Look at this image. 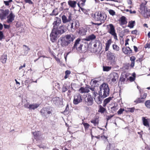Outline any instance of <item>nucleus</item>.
I'll list each match as a JSON object with an SVG mask.
<instances>
[{"label": "nucleus", "mask_w": 150, "mask_h": 150, "mask_svg": "<svg viewBox=\"0 0 150 150\" xmlns=\"http://www.w3.org/2000/svg\"><path fill=\"white\" fill-rule=\"evenodd\" d=\"M61 22L60 18H56L53 23V28L50 35V40L52 42H54L57 37L65 31L64 25L59 26Z\"/></svg>", "instance_id": "1"}, {"label": "nucleus", "mask_w": 150, "mask_h": 150, "mask_svg": "<svg viewBox=\"0 0 150 150\" xmlns=\"http://www.w3.org/2000/svg\"><path fill=\"white\" fill-rule=\"evenodd\" d=\"M99 93L103 98H105L109 96L110 89L108 85L106 83H103L99 86Z\"/></svg>", "instance_id": "2"}, {"label": "nucleus", "mask_w": 150, "mask_h": 150, "mask_svg": "<svg viewBox=\"0 0 150 150\" xmlns=\"http://www.w3.org/2000/svg\"><path fill=\"white\" fill-rule=\"evenodd\" d=\"M106 18V15L101 12H96L94 14V18L96 21H100L101 23L98 24V25L104 22Z\"/></svg>", "instance_id": "3"}, {"label": "nucleus", "mask_w": 150, "mask_h": 150, "mask_svg": "<svg viewBox=\"0 0 150 150\" xmlns=\"http://www.w3.org/2000/svg\"><path fill=\"white\" fill-rule=\"evenodd\" d=\"M40 112L42 116L46 118L52 115L51 110L49 108L46 107L42 108Z\"/></svg>", "instance_id": "4"}, {"label": "nucleus", "mask_w": 150, "mask_h": 150, "mask_svg": "<svg viewBox=\"0 0 150 150\" xmlns=\"http://www.w3.org/2000/svg\"><path fill=\"white\" fill-rule=\"evenodd\" d=\"M93 49L95 52H99L101 50L102 44L99 40H96L94 42Z\"/></svg>", "instance_id": "5"}, {"label": "nucleus", "mask_w": 150, "mask_h": 150, "mask_svg": "<svg viewBox=\"0 0 150 150\" xmlns=\"http://www.w3.org/2000/svg\"><path fill=\"white\" fill-rule=\"evenodd\" d=\"M80 41L81 39L79 38H78L75 40L74 45L72 47L73 50L76 49L78 51L80 52H83L82 50L83 45L80 43Z\"/></svg>", "instance_id": "6"}, {"label": "nucleus", "mask_w": 150, "mask_h": 150, "mask_svg": "<svg viewBox=\"0 0 150 150\" xmlns=\"http://www.w3.org/2000/svg\"><path fill=\"white\" fill-rule=\"evenodd\" d=\"M107 28L108 29V32L113 36L115 39L117 40V34L115 32V28L113 24H110L107 25Z\"/></svg>", "instance_id": "7"}, {"label": "nucleus", "mask_w": 150, "mask_h": 150, "mask_svg": "<svg viewBox=\"0 0 150 150\" xmlns=\"http://www.w3.org/2000/svg\"><path fill=\"white\" fill-rule=\"evenodd\" d=\"M109 77L111 81V82L110 83L112 84L116 83L117 82L118 78V75L116 72H113L110 74Z\"/></svg>", "instance_id": "8"}, {"label": "nucleus", "mask_w": 150, "mask_h": 150, "mask_svg": "<svg viewBox=\"0 0 150 150\" xmlns=\"http://www.w3.org/2000/svg\"><path fill=\"white\" fill-rule=\"evenodd\" d=\"M93 94L94 95V98L96 103L98 104L102 103L103 99L104 98L102 96L96 92H93Z\"/></svg>", "instance_id": "9"}, {"label": "nucleus", "mask_w": 150, "mask_h": 150, "mask_svg": "<svg viewBox=\"0 0 150 150\" xmlns=\"http://www.w3.org/2000/svg\"><path fill=\"white\" fill-rule=\"evenodd\" d=\"M59 41L61 42V45L62 47H67L69 44H70L65 35L61 37L59 39Z\"/></svg>", "instance_id": "10"}, {"label": "nucleus", "mask_w": 150, "mask_h": 150, "mask_svg": "<svg viewBox=\"0 0 150 150\" xmlns=\"http://www.w3.org/2000/svg\"><path fill=\"white\" fill-rule=\"evenodd\" d=\"M82 101V95L79 93L75 94L74 96L73 103L75 105H77L81 102Z\"/></svg>", "instance_id": "11"}, {"label": "nucleus", "mask_w": 150, "mask_h": 150, "mask_svg": "<svg viewBox=\"0 0 150 150\" xmlns=\"http://www.w3.org/2000/svg\"><path fill=\"white\" fill-rule=\"evenodd\" d=\"M84 101L86 104L88 106L92 105L93 103V98L91 95L87 94L85 98Z\"/></svg>", "instance_id": "12"}, {"label": "nucleus", "mask_w": 150, "mask_h": 150, "mask_svg": "<svg viewBox=\"0 0 150 150\" xmlns=\"http://www.w3.org/2000/svg\"><path fill=\"white\" fill-rule=\"evenodd\" d=\"M9 10L8 9L5 10H0V18L3 20L6 19V17L9 13Z\"/></svg>", "instance_id": "13"}, {"label": "nucleus", "mask_w": 150, "mask_h": 150, "mask_svg": "<svg viewBox=\"0 0 150 150\" xmlns=\"http://www.w3.org/2000/svg\"><path fill=\"white\" fill-rule=\"evenodd\" d=\"M79 26V23L78 21H76L74 23L72 22L71 24V29L72 32L74 31Z\"/></svg>", "instance_id": "14"}, {"label": "nucleus", "mask_w": 150, "mask_h": 150, "mask_svg": "<svg viewBox=\"0 0 150 150\" xmlns=\"http://www.w3.org/2000/svg\"><path fill=\"white\" fill-rule=\"evenodd\" d=\"M15 17V16L11 12L7 17V22L8 23H11L14 20Z\"/></svg>", "instance_id": "15"}, {"label": "nucleus", "mask_w": 150, "mask_h": 150, "mask_svg": "<svg viewBox=\"0 0 150 150\" xmlns=\"http://www.w3.org/2000/svg\"><path fill=\"white\" fill-rule=\"evenodd\" d=\"M122 51L123 52L127 55H129L132 53V50L130 47H128L122 48Z\"/></svg>", "instance_id": "16"}, {"label": "nucleus", "mask_w": 150, "mask_h": 150, "mask_svg": "<svg viewBox=\"0 0 150 150\" xmlns=\"http://www.w3.org/2000/svg\"><path fill=\"white\" fill-rule=\"evenodd\" d=\"M108 59L111 61H114L115 59V54L109 51L107 53Z\"/></svg>", "instance_id": "17"}, {"label": "nucleus", "mask_w": 150, "mask_h": 150, "mask_svg": "<svg viewBox=\"0 0 150 150\" xmlns=\"http://www.w3.org/2000/svg\"><path fill=\"white\" fill-rule=\"evenodd\" d=\"M65 36L67 38L68 41H69L70 43L71 42H73L75 37L72 34H67L65 35Z\"/></svg>", "instance_id": "18"}, {"label": "nucleus", "mask_w": 150, "mask_h": 150, "mask_svg": "<svg viewBox=\"0 0 150 150\" xmlns=\"http://www.w3.org/2000/svg\"><path fill=\"white\" fill-rule=\"evenodd\" d=\"M39 104L36 103L30 104L29 109L30 110H34L37 108L39 106Z\"/></svg>", "instance_id": "19"}, {"label": "nucleus", "mask_w": 150, "mask_h": 150, "mask_svg": "<svg viewBox=\"0 0 150 150\" xmlns=\"http://www.w3.org/2000/svg\"><path fill=\"white\" fill-rule=\"evenodd\" d=\"M87 31V30L86 28H81L79 29V33L81 35L83 36L86 35Z\"/></svg>", "instance_id": "20"}, {"label": "nucleus", "mask_w": 150, "mask_h": 150, "mask_svg": "<svg viewBox=\"0 0 150 150\" xmlns=\"http://www.w3.org/2000/svg\"><path fill=\"white\" fill-rule=\"evenodd\" d=\"M96 38V36L93 34H92L86 37L84 40L87 41H90L94 40Z\"/></svg>", "instance_id": "21"}, {"label": "nucleus", "mask_w": 150, "mask_h": 150, "mask_svg": "<svg viewBox=\"0 0 150 150\" xmlns=\"http://www.w3.org/2000/svg\"><path fill=\"white\" fill-rule=\"evenodd\" d=\"M119 21H120L121 22V23L120 24L121 25L126 24L127 23V21L126 20V18L124 16H122L120 18V20H119Z\"/></svg>", "instance_id": "22"}, {"label": "nucleus", "mask_w": 150, "mask_h": 150, "mask_svg": "<svg viewBox=\"0 0 150 150\" xmlns=\"http://www.w3.org/2000/svg\"><path fill=\"white\" fill-rule=\"evenodd\" d=\"M23 46L24 47L23 48L24 49V55H26L28 53L30 50V49L28 47L25 45H23Z\"/></svg>", "instance_id": "23"}, {"label": "nucleus", "mask_w": 150, "mask_h": 150, "mask_svg": "<svg viewBox=\"0 0 150 150\" xmlns=\"http://www.w3.org/2000/svg\"><path fill=\"white\" fill-rule=\"evenodd\" d=\"M112 98L111 97H109V98H107L105 99L103 101V106L104 107H105L107 104L110 101L112 100Z\"/></svg>", "instance_id": "24"}, {"label": "nucleus", "mask_w": 150, "mask_h": 150, "mask_svg": "<svg viewBox=\"0 0 150 150\" xmlns=\"http://www.w3.org/2000/svg\"><path fill=\"white\" fill-rule=\"evenodd\" d=\"M112 43L111 39L108 40L105 44V50L106 51H108L109 49L110 46Z\"/></svg>", "instance_id": "25"}, {"label": "nucleus", "mask_w": 150, "mask_h": 150, "mask_svg": "<svg viewBox=\"0 0 150 150\" xmlns=\"http://www.w3.org/2000/svg\"><path fill=\"white\" fill-rule=\"evenodd\" d=\"M7 60V54H6L4 53L1 56V62L3 63H5L6 62Z\"/></svg>", "instance_id": "26"}, {"label": "nucleus", "mask_w": 150, "mask_h": 150, "mask_svg": "<svg viewBox=\"0 0 150 150\" xmlns=\"http://www.w3.org/2000/svg\"><path fill=\"white\" fill-rule=\"evenodd\" d=\"M79 92L81 93H88L90 91L89 89H88L87 88L81 87L80 88V89L79 90Z\"/></svg>", "instance_id": "27"}, {"label": "nucleus", "mask_w": 150, "mask_h": 150, "mask_svg": "<svg viewBox=\"0 0 150 150\" xmlns=\"http://www.w3.org/2000/svg\"><path fill=\"white\" fill-rule=\"evenodd\" d=\"M142 120L143 125L146 127H149V125L148 123V120L146 119L144 117H142Z\"/></svg>", "instance_id": "28"}, {"label": "nucleus", "mask_w": 150, "mask_h": 150, "mask_svg": "<svg viewBox=\"0 0 150 150\" xmlns=\"http://www.w3.org/2000/svg\"><path fill=\"white\" fill-rule=\"evenodd\" d=\"M68 4L71 7L74 8L76 6V2L74 1L69 0L68 1Z\"/></svg>", "instance_id": "29"}, {"label": "nucleus", "mask_w": 150, "mask_h": 150, "mask_svg": "<svg viewBox=\"0 0 150 150\" xmlns=\"http://www.w3.org/2000/svg\"><path fill=\"white\" fill-rule=\"evenodd\" d=\"M62 22L64 23H66L69 22L67 17L65 15L62 16Z\"/></svg>", "instance_id": "30"}, {"label": "nucleus", "mask_w": 150, "mask_h": 150, "mask_svg": "<svg viewBox=\"0 0 150 150\" xmlns=\"http://www.w3.org/2000/svg\"><path fill=\"white\" fill-rule=\"evenodd\" d=\"M111 112L112 113H114L118 109V107L117 106H114L111 108Z\"/></svg>", "instance_id": "31"}, {"label": "nucleus", "mask_w": 150, "mask_h": 150, "mask_svg": "<svg viewBox=\"0 0 150 150\" xmlns=\"http://www.w3.org/2000/svg\"><path fill=\"white\" fill-rule=\"evenodd\" d=\"M135 22L134 21H131L129 23L128 26L130 28H133L134 26Z\"/></svg>", "instance_id": "32"}, {"label": "nucleus", "mask_w": 150, "mask_h": 150, "mask_svg": "<svg viewBox=\"0 0 150 150\" xmlns=\"http://www.w3.org/2000/svg\"><path fill=\"white\" fill-rule=\"evenodd\" d=\"M106 110V109L105 108L101 105L99 106V109L98 110L99 112H100L102 113H103Z\"/></svg>", "instance_id": "33"}, {"label": "nucleus", "mask_w": 150, "mask_h": 150, "mask_svg": "<svg viewBox=\"0 0 150 150\" xmlns=\"http://www.w3.org/2000/svg\"><path fill=\"white\" fill-rule=\"evenodd\" d=\"M59 98L58 97L53 98L52 99V100L53 101L54 104H56L59 102Z\"/></svg>", "instance_id": "34"}, {"label": "nucleus", "mask_w": 150, "mask_h": 150, "mask_svg": "<svg viewBox=\"0 0 150 150\" xmlns=\"http://www.w3.org/2000/svg\"><path fill=\"white\" fill-rule=\"evenodd\" d=\"M142 99L141 98H139L137 99L136 100L134 101V103L135 104H137L138 103H143V101L142 100Z\"/></svg>", "instance_id": "35"}, {"label": "nucleus", "mask_w": 150, "mask_h": 150, "mask_svg": "<svg viewBox=\"0 0 150 150\" xmlns=\"http://www.w3.org/2000/svg\"><path fill=\"white\" fill-rule=\"evenodd\" d=\"M58 14L57 9V8H56L53 10L52 13L50 14V15L51 16H56Z\"/></svg>", "instance_id": "36"}, {"label": "nucleus", "mask_w": 150, "mask_h": 150, "mask_svg": "<svg viewBox=\"0 0 150 150\" xmlns=\"http://www.w3.org/2000/svg\"><path fill=\"white\" fill-rule=\"evenodd\" d=\"M146 106L149 108H150V100H147L145 103Z\"/></svg>", "instance_id": "37"}, {"label": "nucleus", "mask_w": 150, "mask_h": 150, "mask_svg": "<svg viewBox=\"0 0 150 150\" xmlns=\"http://www.w3.org/2000/svg\"><path fill=\"white\" fill-rule=\"evenodd\" d=\"M111 69V67H103V70L104 71H108Z\"/></svg>", "instance_id": "38"}, {"label": "nucleus", "mask_w": 150, "mask_h": 150, "mask_svg": "<svg viewBox=\"0 0 150 150\" xmlns=\"http://www.w3.org/2000/svg\"><path fill=\"white\" fill-rule=\"evenodd\" d=\"M113 50L118 51L119 50V47L117 45H113L112 46Z\"/></svg>", "instance_id": "39"}, {"label": "nucleus", "mask_w": 150, "mask_h": 150, "mask_svg": "<svg viewBox=\"0 0 150 150\" xmlns=\"http://www.w3.org/2000/svg\"><path fill=\"white\" fill-rule=\"evenodd\" d=\"M32 133L33 134V135L35 139H37L38 138L39 134L38 132H32Z\"/></svg>", "instance_id": "40"}, {"label": "nucleus", "mask_w": 150, "mask_h": 150, "mask_svg": "<svg viewBox=\"0 0 150 150\" xmlns=\"http://www.w3.org/2000/svg\"><path fill=\"white\" fill-rule=\"evenodd\" d=\"M69 110V105H67L66 106V107L64 111V112L66 114H67L68 113Z\"/></svg>", "instance_id": "41"}, {"label": "nucleus", "mask_w": 150, "mask_h": 150, "mask_svg": "<svg viewBox=\"0 0 150 150\" xmlns=\"http://www.w3.org/2000/svg\"><path fill=\"white\" fill-rule=\"evenodd\" d=\"M124 111V109L123 108H120L119 110L117 111V113L118 115L121 114Z\"/></svg>", "instance_id": "42"}, {"label": "nucleus", "mask_w": 150, "mask_h": 150, "mask_svg": "<svg viewBox=\"0 0 150 150\" xmlns=\"http://www.w3.org/2000/svg\"><path fill=\"white\" fill-rule=\"evenodd\" d=\"M109 13L111 15H112V16L114 15L115 14V11L114 10H112L110 9L109 11Z\"/></svg>", "instance_id": "43"}, {"label": "nucleus", "mask_w": 150, "mask_h": 150, "mask_svg": "<svg viewBox=\"0 0 150 150\" xmlns=\"http://www.w3.org/2000/svg\"><path fill=\"white\" fill-rule=\"evenodd\" d=\"M68 14L69 16L67 18L69 20V21H70L71 20L72 18V14L70 12L68 13Z\"/></svg>", "instance_id": "44"}, {"label": "nucleus", "mask_w": 150, "mask_h": 150, "mask_svg": "<svg viewBox=\"0 0 150 150\" xmlns=\"http://www.w3.org/2000/svg\"><path fill=\"white\" fill-rule=\"evenodd\" d=\"M120 80L122 82H124L125 81L126 79L124 78V76H123V75H122L121 76V77H120Z\"/></svg>", "instance_id": "45"}, {"label": "nucleus", "mask_w": 150, "mask_h": 150, "mask_svg": "<svg viewBox=\"0 0 150 150\" xmlns=\"http://www.w3.org/2000/svg\"><path fill=\"white\" fill-rule=\"evenodd\" d=\"M24 1L26 3H28L30 4H33L31 0H24Z\"/></svg>", "instance_id": "46"}, {"label": "nucleus", "mask_w": 150, "mask_h": 150, "mask_svg": "<svg viewBox=\"0 0 150 150\" xmlns=\"http://www.w3.org/2000/svg\"><path fill=\"white\" fill-rule=\"evenodd\" d=\"M67 90V88L64 86H63L62 88V92H65Z\"/></svg>", "instance_id": "47"}, {"label": "nucleus", "mask_w": 150, "mask_h": 150, "mask_svg": "<svg viewBox=\"0 0 150 150\" xmlns=\"http://www.w3.org/2000/svg\"><path fill=\"white\" fill-rule=\"evenodd\" d=\"M83 125L86 129L88 128L89 126V125L87 123H83Z\"/></svg>", "instance_id": "48"}, {"label": "nucleus", "mask_w": 150, "mask_h": 150, "mask_svg": "<svg viewBox=\"0 0 150 150\" xmlns=\"http://www.w3.org/2000/svg\"><path fill=\"white\" fill-rule=\"evenodd\" d=\"M3 37L4 35L3 32L1 31H0V40H1L3 38Z\"/></svg>", "instance_id": "49"}, {"label": "nucleus", "mask_w": 150, "mask_h": 150, "mask_svg": "<svg viewBox=\"0 0 150 150\" xmlns=\"http://www.w3.org/2000/svg\"><path fill=\"white\" fill-rule=\"evenodd\" d=\"M24 107H25L26 108H28L29 109L30 106V104H29V103H27L26 104H25Z\"/></svg>", "instance_id": "50"}, {"label": "nucleus", "mask_w": 150, "mask_h": 150, "mask_svg": "<svg viewBox=\"0 0 150 150\" xmlns=\"http://www.w3.org/2000/svg\"><path fill=\"white\" fill-rule=\"evenodd\" d=\"M91 123H93L95 126H96V125L97 124V122L96 120H91Z\"/></svg>", "instance_id": "51"}, {"label": "nucleus", "mask_w": 150, "mask_h": 150, "mask_svg": "<svg viewBox=\"0 0 150 150\" xmlns=\"http://www.w3.org/2000/svg\"><path fill=\"white\" fill-rule=\"evenodd\" d=\"M135 110V108L134 107L130 108L129 109V111L131 112H134Z\"/></svg>", "instance_id": "52"}, {"label": "nucleus", "mask_w": 150, "mask_h": 150, "mask_svg": "<svg viewBox=\"0 0 150 150\" xmlns=\"http://www.w3.org/2000/svg\"><path fill=\"white\" fill-rule=\"evenodd\" d=\"M130 59L131 62H134L135 58L134 56H132L130 57Z\"/></svg>", "instance_id": "53"}, {"label": "nucleus", "mask_w": 150, "mask_h": 150, "mask_svg": "<svg viewBox=\"0 0 150 150\" xmlns=\"http://www.w3.org/2000/svg\"><path fill=\"white\" fill-rule=\"evenodd\" d=\"M129 80L130 81L132 82V81H134V80L135 78L133 77L130 76V77H129Z\"/></svg>", "instance_id": "54"}, {"label": "nucleus", "mask_w": 150, "mask_h": 150, "mask_svg": "<svg viewBox=\"0 0 150 150\" xmlns=\"http://www.w3.org/2000/svg\"><path fill=\"white\" fill-rule=\"evenodd\" d=\"M56 61L59 63H60L61 62L59 59L55 56L54 57Z\"/></svg>", "instance_id": "55"}, {"label": "nucleus", "mask_w": 150, "mask_h": 150, "mask_svg": "<svg viewBox=\"0 0 150 150\" xmlns=\"http://www.w3.org/2000/svg\"><path fill=\"white\" fill-rule=\"evenodd\" d=\"M71 73V72L69 70H67L65 72L66 75L69 76Z\"/></svg>", "instance_id": "56"}, {"label": "nucleus", "mask_w": 150, "mask_h": 150, "mask_svg": "<svg viewBox=\"0 0 150 150\" xmlns=\"http://www.w3.org/2000/svg\"><path fill=\"white\" fill-rule=\"evenodd\" d=\"M113 116V115H109V116H108L107 117V121L110 120Z\"/></svg>", "instance_id": "57"}, {"label": "nucleus", "mask_w": 150, "mask_h": 150, "mask_svg": "<svg viewBox=\"0 0 150 150\" xmlns=\"http://www.w3.org/2000/svg\"><path fill=\"white\" fill-rule=\"evenodd\" d=\"M4 28H5L8 29L10 28V26L9 25H7L6 24H4Z\"/></svg>", "instance_id": "58"}, {"label": "nucleus", "mask_w": 150, "mask_h": 150, "mask_svg": "<svg viewBox=\"0 0 150 150\" xmlns=\"http://www.w3.org/2000/svg\"><path fill=\"white\" fill-rule=\"evenodd\" d=\"M137 30H134L132 31V33L133 34H137Z\"/></svg>", "instance_id": "59"}, {"label": "nucleus", "mask_w": 150, "mask_h": 150, "mask_svg": "<svg viewBox=\"0 0 150 150\" xmlns=\"http://www.w3.org/2000/svg\"><path fill=\"white\" fill-rule=\"evenodd\" d=\"M55 86H56L57 88H60V86L59 83H55Z\"/></svg>", "instance_id": "60"}, {"label": "nucleus", "mask_w": 150, "mask_h": 150, "mask_svg": "<svg viewBox=\"0 0 150 150\" xmlns=\"http://www.w3.org/2000/svg\"><path fill=\"white\" fill-rule=\"evenodd\" d=\"M133 47H134V51H135V52H137L138 51L137 47L135 46H133Z\"/></svg>", "instance_id": "61"}, {"label": "nucleus", "mask_w": 150, "mask_h": 150, "mask_svg": "<svg viewBox=\"0 0 150 150\" xmlns=\"http://www.w3.org/2000/svg\"><path fill=\"white\" fill-rule=\"evenodd\" d=\"M4 3L5 5L7 6H8L9 5V3L8 1H4Z\"/></svg>", "instance_id": "62"}, {"label": "nucleus", "mask_w": 150, "mask_h": 150, "mask_svg": "<svg viewBox=\"0 0 150 150\" xmlns=\"http://www.w3.org/2000/svg\"><path fill=\"white\" fill-rule=\"evenodd\" d=\"M134 65V62H131V63L130 65L131 67H133Z\"/></svg>", "instance_id": "63"}, {"label": "nucleus", "mask_w": 150, "mask_h": 150, "mask_svg": "<svg viewBox=\"0 0 150 150\" xmlns=\"http://www.w3.org/2000/svg\"><path fill=\"white\" fill-rule=\"evenodd\" d=\"M146 96H147V94L146 93H144V95H143V96L141 98L142 99H144L145 98Z\"/></svg>", "instance_id": "64"}]
</instances>
